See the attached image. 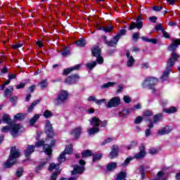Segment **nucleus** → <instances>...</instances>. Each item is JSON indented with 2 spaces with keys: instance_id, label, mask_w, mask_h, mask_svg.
Segmentation results:
<instances>
[{
  "instance_id": "nucleus-53",
  "label": "nucleus",
  "mask_w": 180,
  "mask_h": 180,
  "mask_svg": "<svg viewBox=\"0 0 180 180\" xmlns=\"http://www.w3.org/2000/svg\"><path fill=\"white\" fill-rule=\"evenodd\" d=\"M137 146V142L132 141L129 146H127V150H131Z\"/></svg>"
},
{
  "instance_id": "nucleus-45",
  "label": "nucleus",
  "mask_w": 180,
  "mask_h": 180,
  "mask_svg": "<svg viewBox=\"0 0 180 180\" xmlns=\"http://www.w3.org/2000/svg\"><path fill=\"white\" fill-rule=\"evenodd\" d=\"M131 160H133V158H127L125 161L122 164V167H127Z\"/></svg>"
},
{
  "instance_id": "nucleus-24",
  "label": "nucleus",
  "mask_w": 180,
  "mask_h": 180,
  "mask_svg": "<svg viewBox=\"0 0 180 180\" xmlns=\"http://www.w3.org/2000/svg\"><path fill=\"white\" fill-rule=\"evenodd\" d=\"M93 154L94 153H92V150H86L82 153V158H88V157H92Z\"/></svg>"
},
{
  "instance_id": "nucleus-49",
  "label": "nucleus",
  "mask_w": 180,
  "mask_h": 180,
  "mask_svg": "<svg viewBox=\"0 0 180 180\" xmlns=\"http://www.w3.org/2000/svg\"><path fill=\"white\" fill-rule=\"evenodd\" d=\"M22 174H23V168L20 167L17 169L16 176H18V178H20V176H22Z\"/></svg>"
},
{
  "instance_id": "nucleus-50",
  "label": "nucleus",
  "mask_w": 180,
  "mask_h": 180,
  "mask_svg": "<svg viewBox=\"0 0 180 180\" xmlns=\"http://www.w3.org/2000/svg\"><path fill=\"white\" fill-rule=\"evenodd\" d=\"M46 162H42L41 164L37 167L36 169V172H39L40 169L44 167V165H46Z\"/></svg>"
},
{
  "instance_id": "nucleus-2",
  "label": "nucleus",
  "mask_w": 180,
  "mask_h": 180,
  "mask_svg": "<svg viewBox=\"0 0 180 180\" xmlns=\"http://www.w3.org/2000/svg\"><path fill=\"white\" fill-rule=\"evenodd\" d=\"M20 157V152L16 149L15 146H13L11 148L10 155L6 162L4 163V168H11L16 164V160Z\"/></svg>"
},
{
  "instance_id": "nucleus-48",
  "label": "nucleus",
  "mask_w": 180,
  "mask_h": 180,
  "mask_svg": "<svg viewBox=\"0 0 180 180\" xmlns=\"http://www.w3.org/2000/svg\"><path fill=\"white\" fill-rule=\"evenodd\" d=\"M160 153V150L155 149L154 148H151L149 149V153L151 154V155H154V154H158Z\"/></svg>"
},
{
  "instance_id": "nucleus-44",
  "label": "nucleus",
  "mask_w": 180,
  "mask_h": 180,
  "mask_svg": "<svg viewBox=\"0 0 180 180\" xmlns=\"http://www.w3.org/2000/svg\"><path fill=\"white\" fill-rule=\"evenodd\" d=\"M86 67L89 70H92V68H94V67H96V61H92L90 63H87Z\"/></svg>"
},
{
  "instance_id": "nucleus-55",
  "label": "nucleus",
  "mask_w": 180,
  "mask_h": 180,
  "mask_svg": "<svg viewBox=\"0 0 180 180\" xmlns=\"http://www.w3.org/2000/svg\"><path fill=\"white\" fill-rule=\"evenodd\" d=\"M143 116H153V112L151 110H145L143 112Z\"/></svg>"
},
{
  "instance_id": "nucleus-33",
  "label": "nucleus",
  "mask_w": 180,
  "mask_h": 180,
  "mask_svg": "<svg viewBox=\"0 0 180 180\" xmlns=\"http://www.w3.org/2000/svg\"><path fill=\"white\" fill-rule=\"evenodd\" d=\"M60 163L59 164H55V163H51L50 166L49 167V171H53V169H58L60 168Z\"/></svg>"
},
{
  "instance_id": "nucleus-6",
  "label": "nucleus",
  "mask_w": 180,
  "mask_h": 180,
  "mask_svg": "<svg viewBox=\"0 0 180 180\" xmlns=\"http://www.w3.org/2000/svg\"><path fill=\"white\" fill-rule=\"evenodd\" d=\"M92 56L94 57H96V61L98 64H103V58L101 56V53H102V50L99 46H94L91 49Z\"/></svg>"
},
{
  "instance_id": "nucleus-51",
  "label": "nucleus",
  "mask_w": 180,
  "mask_h": 180,
  "mask_svg": "<svg viewBox=\"0 0 180 180\" xmlns=\"http://www.w3.org/2000/svg\"><path fill=\"white\" fill-rule=\"evenodd\" d=\"M153 11H155V12H160V11L162 10V6H155L152 8Z\"/></svg>"
},
{
  "instance_id": "nucleus-46",
  "label": "nucleus",
  "mask_w": 180,
  "mask_h": 180,
  "mask_svg": "<svg viewBox=\"0 0 180 180\" xmlns=\"http://www.w3.org/2000/svg\"><path fill=\"white\" fill-rule=\"evenodd\" d=\"M39 85H41V89H44V88H46L47 86V79H45L42 80L40 83Z\"/></svg>"
},
{
  "instance_id": "nucleus-1",
  "label": "nucleus",
  "mask_w": 180,
  "mask_h": 180,
  "mask_svg": "<svg viewBox=\"0 0 180 180\" xmlns=\"http://www.w3.org/2000/svg\"><path fill=\"white\" fill-rule=\"evenodd\" d=\"M45 133L47 134L48 138L46 139V143L44 144V153H45L46 155H50L53 153L51 147H54L56 145V140L53 139L54 131L53 130V127L51 126V122H50V121H47L46 123Z\"/></svg>"
},
{
  "instance_id": "nucleus-12",
  "label": "nucleus",
  "mask_w": 180,
  "mask_h": 180,
  "mask_svg": "<svg viewBox=\"0 0 180 180\" xmlns=\"http://www.w3.org/2000/svg\"><path fill=\"white\" fill-rule=\"evenodd\" d=\"M180 45V39H173V43L170 44L168 47L169 51H172V53H176L175 51L178 49V46Z\"/></svg>"
},
{
  "instance_id": "nucleus-11",
  "label": "nucleus",
  "mask_w": 180,
  "mask_h": 180,
  "mask_svg": "<svg viewBox=\"0 0 180 180\" xmlns=\"http://www.w3.org/2000/svg\"><path fill=\"white\" fill-rule=\"evenodd\" d=\"M146 145L142 143L141 146L139 147V153L135 154L134 158L136 160H141L146 157Z\"/></svg>"
},
{
  "instance_id": "nucleus-37",
  "label": "nucleus",
  "mask_w": 180,
  "mask_h": 180,
  "mask_svg": "<svg viewBox=\"0 0 180 180\" xmlns=\"http://www.w3.org/2000/svg\"><path fill=\"white\" fill-rule=\"evenodd\" d=\"M126 30H120L118 32V34L115 36V39H117V40H119L120 37H122V36H124V34H126Z\"/></svg>"
},
{
  "instance_id": "nucleus-7",
  "label": "nucleus",
  "mask_w": 180,
  "mask_h": 180,
  "mask_svg": "<svg viewBox=\"0 0 180 180\" xmlns=\"http://www.w3.org/2000/svg\"><path fill=\"white\" fill-rule=\"evenodd\" d=\"M65 154H72V145L67 146L65 150L60 153V156L58 158V161L60 164L65 161Z\"/></svg>"
},
{
  "instance_id": "nucleus-9",
  "label": "nucleus",
  "mask_w": 180,
  "mask_h": 180,
  "mask_svg": "<svg viewBox=\"0 0 180 180\" xmlns=\"http://www.w3.org/2000/svg\"><path fill=\"white\" fill-rule=\"evenodd\" d=\"M179 58V55L176 53V52H172V56L170 58L168 59L166 68L167 70H171L172 67L175 65V61Z\"/></svg>"
},
{
  "instance_id": "nucleus-43",
  "label": "nucleus",
  "mask_w": 180,
  "mask_h": 180,
  "mask_svg": "<svg viewBox=\"0 0 180 180\" xmlns=\"http://www.w3.org/2000/svg\"><path fill=\"white\" fill-rule=\"evenodd\" d=\"M140 39V32H135L132 34L133 41H137Z\"/></svg>"
},
{
  "instance_id": "nucleus-10",
  "label": "nucleus",
  "mask_w": 180,
  "mask_h": 180,
  "mask_svg": "<svg viewBox=\"0 0 180 180\" xmlns=\"http://www.w3.org/2000/svg\"><path fill=\"white\" fill-rule=\"evenodd\" d=\"M120 105V97H114L112 98L108 102L105 103V106L108 108H116Z\"/></svg>"
},
{
  "instance_id": "nucleus-39",
  "label": "nucleus",
  "mask_w": 180,
  "mask_h": 180,
  "mask_svg": "<svg viewBox=\"0 0 180 180\" xmlns=\"http://www.w3.org/2000/svg\"><path fill=\"white\" fill-rule=\"evenodd\" d=\"M11 129H12V127L10 126H4L1 129V133H8Z\"/></svg>"
},
{
  "instance_id": "nucleus-52",
  "label": "nucleus",
  "mask_w": 180,
  "mask_h": 180,
  "mask_svg": "<svg viewBox=\"0 0 180 180\" xmlns=\"http://www.w3.org/2000/svg\"><path fill=\"white\" fill-rule=\"evenodd\" d=\"M143 122V117L141 116H138L134 121L135 124H140Z\"/></svg>"
},
{
  "instance_id": "nucleus-41",
  "label": "nucleus",
  "mask_w": 180,
  "mask_h": 180,
  "mask_svg": "<svg viewBox=\"0 0 180 180\" xmlns=\"http://www.w3.org/2000/svg\"><path fill=\"white\" fill-rule=\"evenodd\" d=\"M44 116L46 117V119H49V117H51L53 116V112L49 110H46L44 112Z\"/></svg>"
},
{
  "instance_id": "nucleus-38",
  "label": "nucleus",
  "mask_w": 180,
  "mask_h": 180,
  "mask_svg": "<svg viewBox=\"0 0 180 180\" xmlns=\"http://www.w3.org/2000/svg\"><path fill=\"white\" fill-rule=\"evenodd\" d=\"M76 44L79 47H84L85 46V44H86V41H85V39H79L76 42Z\"/></svg>"
},
{
  "instance_id": "nucleus-17",
  "label": "nucleus",
  "mask_w": 180,
  "mask_h": 180,
  "mask_svg": "<svg viewBox=\"0 0 180 180\" xmlns=\"http://www.w3.org/2000/svg\"><path fill=\"white\" fill-rule=\"evenodd\" d=\"M172 129H171V127L166 126L163 127L162 129L159 130L158 131V134H160V136H164V134H169L171 133Z\"/></svg>"
},
{
  "instance_id": "nucleus-34",
  "label": "nucleus",
  "mask_w": 180,
  "mask_h": 180,
  "mask_svg": "<svg viewBox=\"0 0 180 180\" xmlns=\"http://www.w3.org/2000/svg\"><path fill=\"white\" fill-rule=\"evenodd\" d=\"M126 179V172H120L117 176V180H125Z\"/></svg>"
},
{
  "instance_id": "nucleus-57",
  "label": "nucleus",
  "mask_w": 180,
  "mask_h": 180,
  "mask_svg": "<svg viewBox=\"0 0 180 180\" xmlns=\"http://www.w3.org/2000/svg\"><path fill=\"white\" fill-rule=\"evenodd\" d=\"M113 140L112 138H108L105 139L104 141L101 143V146H105V144H108V143H110Z\"/></svg>"
},
{
  "instance_id": "nucleus-13",
  "label": "nucleus",
  "mask_w": 180,
  "mask_h": 180,
  "mask_svg": "<svg viewBox=\"0 0 180 180\" xmlns=\"http://www.w3.org/2000/svg\"><path fill=\"white\" fill-rule=\"evenodd\" d=\"M76 79H79V75H72L65 79V84H68L70 85L71 84H74Z\"/></svg>"
},
{
  "instance_id": "nucleus-25",
  "label": "nucleus",
  "mask_w": 180,
  "mask_h": 180,
  "mask_svg": "<svg viewBox=\"0 0 180 180\" xmlns=\"http://www.w3.org/2000/svg\"><path fill=\"white\" fill-rule=\"evenodd\" d=\"M39 103H40V100H36L32 103H31V105L28 107L29 113L33 112V109H34V106H36V105H39Z\"/></svg>"
},
{
  "instance_id": "nucleus-64",
  "label": "nucleus",
  "mask_w": 180,
  "mask_h": 180,
  "mask_svg": "<svg viewBox=\"0 0 180 180\" xmlns=\"http://www.w3.org/2000/svg\"><path fill=\"white\" fill-rule=\"evenodd\" d=\"M141 67H142L143 70H147V68H148V67H150V64L148 63H143L141 65Z\"/></svg>"
},
{
  "instance_id": "nucleus-62",
  "label": "nucleus",
  "mask_w": 180,
  "mask_h": 180,
  "mask_svg": "<svg viewBox=\"0 0 180 180\" xmlns=\"http://www.w3.org/2000/svg\"><path fill=\"white\" fill-rule=\"evenodd\" d=\"M88 101L89 102H92L93 101V102L96 103V97H95V96H91L89 97Z\"/></svg>"
},
{
  "instance_id": "nucleus-28",
  "label": "nucleus",
  "mask_w": 180,
  "mask_h": 180,
  "mask_svg": "<svg viewBox=\"0 0 180 180\" xmlns=\"http://www.w3.org/2000/svg\"><path fill=\"white\" fill-rule=\"evenodd\" d=\"M134 63H136V60H134V58H133V56H131L129 58H128L127 65V67H133L134 65Z\"/></svg>"
},
{
  "instance_id": "nucleus-3",
  "label": "nucleus",
  "mask_w": 180,
  "mask_h": 180,
  "mask_svg": "<svg viewBox=\"0 0 180 180\" xmlns=\"http://www.w3.org/2000/svg\"><path fill=\"white\" fill-rule=\"evenodd\" d=\"M2 120L4 123H6L11 127V135L13 137H18V133H19V130H20V125L19 124H13V121L11 119L9 115L5 114L3 115Z\"/></svg>"
},
{
  "instance_id": "nucleus-27",
  "label": "nucleus",
  "mask_w": 180,
  "mask_h": 180,
  "mask_svg": "<svg viewBox=\"0 0 180 180\" xmlns=\"http://www.w3.org/2000/svg\"><path fill=\"white\" fill-rule=\"evenodd\" d=\"M161 120H162V113H158L153 117L154 123H158V122H161Z\"/></svg>"
},
{
  "instance_id": "nucleus-54",
  "label": "nucleus",
  "mask_w": 180,
  "mask_h": 180,
  "mask_svg": "<svg viewBox=\"0 0 180 180\" xmlns=\"http://www.w3.org/2000/svg\"><path fill=\"white\" fill-rule=\"evenodd\" d=\"M123 99L125 103H130V102H131V98L129 96H124Z\"/></svg>"
},
{
  "instance_id": "nucleus-58",
  "label": "nucleus",
  "mask_w": 180,
  "mask_h": 180,
  "mask_svg": "<svg viewBox=\"0 0 180 180\" xmlns=\"http://www.w3.org/2000/svg\"><path fill=\"white\" fill-rule=\"evenodd\" d=\"M44 143H46V140H45V141H39L35 143V146H36V147H41V146H43V144H44Z\"/></svg>"
},
{
  "instance_id": "nucleus-35",
  "label": "nucleus",
  "mask_w": 180,
  "mask_h": 180,
  "mask_svg": "<svg viewBox=\"0 0 180 180\" xmlns=\"http://www.w3.org/2000/svg\"><path fill=\"white\" fill-rule=\"evenodd\" d=\"M25 117H26V115L23 113H18L14 116L15 120H24Z\"/></svg>"
},
{
  "instance_id": "nucleus-26",
  "label": "nucleus",
  "mask_w": 180,
  "mask_h": 180,
  "mask_svg": "<svg viewBox=\"0 0 180 180\" xmlns=\"http://www.w3.org/2000/svg\"><path fill=\"white\" fill-rule=\"evenodd\" d=\"M164 113H175L176 112L177 109L176 107H170L169 108H163Z\"/></svg>"
},
{
  "instance_id": "nucleus-56",
  "label": "nucleus",
  "mask_w": 180,
  "mask_h": 180,
  "mask_svg": "<svg viewBox=\"0 0 180 180\" xmlns=\"http://www.w3.org/2000/svg\"><path fill=\"white\" fill-rule=\"evenodd\" d=\"M105 101H106L105 98H103V99H101V100L96 99V105H102V103H105Z\"/></svg>"
},
{
  "instance_id": "nucleus-5",
  "label": "nucleus",
  "mask_w": 180,
  "mask_h": 180,
  "mask_svg": "<svg viewBox=\"0 0 180 180\" xmlns=\"http://www.w3.org/2000/svg\"><path fill=\"white\" fill-rule=\"evenodd\" d=\"M158 83V79L155 77L146 78L144 82L142 84L143 88L148 86L149 89L152 90L153 94H155V88L154 87L155 84Z\"/></svg>"
},
{
  "instance_id": "nucleus-16",
  "label": "nucleus",
  "mask_w": 180,
  "mask_h": 180,
  "mask_svg": "<svg viewBox=\"0 0 180 180\" xmlns=\"http://www.w3.org/2000/svg\"><path fill=\"white\" fill-rule=\"evenodd\" d=\"M34 148H36V146L28 145L27 148L24 151L25 157H30V155L34 153Z\"/></svg>"
},
{
  "instance_id": "nucleus-8",
  "label": "nucleus",
  "mask_w": 180,
  "mask_h": 180,
  "mask_svg": "<svg viewBox=\"0 0 180 180\" xmlns=\"http://www.w3.org/2000/svg\"><path fill=\"white\" fill-rule=\"evenodd\" d=\"M143 18H141V15H139L136 18V22H132L131 25L129 26V30H133L134 29H138V30H141V29H143Z\"/></svg>"
},
{
  "instance_id": "nucleus-47",
  "label": "nucleus",
  "mask_w": 180,
  "mask_h": 180,
  "mask_svg": "<svg viewBox=\"0 0 180 180\" xmlns=\"http://www.w3.org/2000/svg\"><path fill=\"white\" fill-rule=\"evenodd\" d=\"M62 56H63V57H67V56H70V50L68 49V48H65L62 51Z\"/></svg>"
},
{
  "instance_id": "nucleus-4",
  "label": "nucleus",
  "mask_w": 180,
  "mask_h": 180,
  "mask_svg": "<svg viewBox=\"0 0 180 180\" xmlns=\"http://www.w3.org/2000/svg\"><path fill=\"white\" fill-rule=\"evenodd\" d=\"M67 99H68V91L65 90H61L58 94L57 98L53 100V103L56 106H60V105L65 103V102H67Z\"/></svg>"
},
{
  "instance_id": "nucleus-60",
  "label": "nucleus",
  "mask_w": 180,
  "mask_h": 180,
  "mask_svg": "<svg viewBox=\"0 0 180 180\" xmlns=\"http://www.w3.org/2000/svg\"><path fill=\"white\" fill-rule=\"evenodd\" d=\"M25 83H20L18 85L16 86V89H22L25 88Z\"/></svg>"
},
{
  "instance_id": "nucleus-18",
  "label": "nucleus",
  "mask_w": 180,
  "mask_h": 180,
  "mask_svg": "<svg viewBox=\"0 0 180 180\" xmlns=\"http://www.w3.org/2000/svg\"><path fill=\"white\" fill-rule=\"evenodd\" d=\"M101 123H102V121L96 117H94L90 121V124L91 126H93V127H99V126H101Z\"/></svg>"
},
{
  "instance_id": "nucleus-21",
  "label": "nucleus",
  "mask_w": 180,
  "mask_h": 180,
  "mask_svg": "<svg viewBox=\"0 0 180 180\" xmlns=\"http://www.w3.org/2000/svg\"><path fill=\"white\" fill-rule=\"evenodd\" d=\"M82 129L81 127H77L75 128V129H73L71 132L70 134L72 136H74V137L75 139H78V137H79V136H81V131H82Z\"/></svg>"
},
{
  "instance_id": "nucleus-61",
  "label": "nucleus",
  "mask_w": 180,
  "mask_h": 180,
  "mask_svg": "<svg viewBox=\"0 0 180 180\" xmlns=\"http://www.w3.org/2000/svg\"><path fill=\"white\" fill-rule=\"evenodd\" d=\"M22 46L23 44H17L13 46V49H14L15 50H18V49H20V47H22Z\"/></svg>"
},
{
  "instance_id": "nucleus-22",
  "label": "nucleus",
  "mask_w": 180,
  "mask_h": 180,
  "mask_svg": "<svg viewBox=\"0 0 180 180\" xmlns=\"http://www.w3.org/2000/svg\"><path fill=\"white\" fill-rule=\"evenodd\" d=\"M134 109H141V103H137L134 106V108L131 109L130 110H122V115H129V113H130V112H133Z\"/></svg>"
},
{
  "instance_id": "nucleus-15",
  "label": "nucleus",
  "mask_w": 180,
  "mask_h": 180,
  "mask_svg": "<svg viewBox=\"0 0 180 180\" xmlns=\"http://www.w3.org/2000/svg\"><path fill=\"white\" fill-rule=\"evenodd\" d=\"M74 169L72 171V175H77V174H83L84 169V166L75 165L73 166Z\"/></svg>"
},
{
  "instance_id": "nucleus-40",
  "label": "nucleus",
  "mask_w": 180,
  "mask_h": 180,
  "mask_svg": "<svg viewBox=\"0 0 180 180\" xmlns=\"http://www.w3.org/2000/svg\"><path fill=\"white\" fill-rule=\"evenodd\" d=\"M103 32H105V33H109L110 32H112L113 30V27L110 26V25H107L105 27H103Z\"/></svg>"
},
{
  "instance_id": "nucleus-23",
  "label": "nucleus",
  "mask_w": 180,
  "mask_h": 180,
  "mask_svg": "<svg viewBox=\"0 0 180 180\" xmlns=\"http://www.w3.org/2000/svg\"><path fill=\"white\" fill-rule=\"evenodd\" d=\"M117 167V163L115 162H111L110 163L107 165V171H113V169H116Z\"/></svg>"
},
{
  "instance_id": "nucleus-20",
  "label": "nucleus",
  "mask_w": 180,
  "mask_h": 180,
  "mask_svg": "<svg viewBox=\"0 0 180 180\" xmlns=\"http://www.w3.org/2000/svg\"><path fill=\"white\" fill-rule=\"evenodd\" d=\"M80 67H81V65L79 64V65H77L75 66V67L69 68L65 69V70H63V75H68L70 74V72H72V71H74V70H79Z\"/></svg>"
},
{
  "instance_id": "nucleus-32",
  "label": "nucleus",
  "mask_w": 180,
  "mask_h": 180,
  "mask_svg": "<svg viewBox=\"0 0 180 180\" xmlns=\"http://www.w3.org/2000/svg\"><path fill=\"white\" fill-rule=\"evenodd\" d=\"M169 72H171V70L166 68V70L165 72H163V75L160 77L161 79L163 81H165V79L168 78V75H169Z\"/></svg>"
},
{
  "instance_id": "nucleus-19",
  "label": "nucleus",
  "mask_w": 180,
  "mask_h": 180,
  "mask_svg": "<svg viewBox=\"0 0 180 180\" xmlns=\"http://www.w3.org/2000/svg\"><path fill=\"white\" fill-rule=\"evenodd\" d=\"M118 42H119V40L116 39L115 37L110 41H108V40L105 41V44H107L108 47H116V46H117Z\"/></svg>"
},
{
  "instance_id": "nucleus-31",
  "label": "nucleus",
  "mask_w": 180,
  "mask_h": 180,
  "mask_svg": "<svg viewBox=\"0 0 180 180\" xmlns=\"http://www.w3.org/2000/svg\"><path fill=\"white\" fill-rule=\"evenodd\" d=\"M12 92H13V88L6 89L4 96H6V98H11V96H12Z\"/></svg>"
},
{
  "instance_id": "nucleus-59",
  "label": "nucleus",
  "mask_w": 180,
  "mask_h": 180,
  "mask_svg": "<svg viewBox=\"0 0 180 180\" xmlns=\"http://www.w3.org/2000/svg\"><path fill=\"white\" fill-rule=\"evenodd\" d=\"M124 88V87L123 84L119 85L118 89H117V94H120V92H122Z\"/></svg>"
},
{
  "instance_id": "nucleus-29",
  "label": "nucleus",
  "mask_w": 180,
  "mask_h": 180,
  "mask_svg": "<svg viewBox=\"0 0 180 180\" xmlns=\"http://www.w3.org/2000/svg\"><path fill=\"white\" fill-rule=\"evenodd\" d=\"M96 133H99V127H93L89 129V134L90 136H91V134H96Z\"/></svg>"
},
{
  "instance_id": "nucleus-30",
  "label": "nucleus",
  "mask_w": 180,
  "mask_h": 180,
  "mask_svg": "<svg viewBox=\"0 0 180 180\" xmlns=\"http://www.w3.org/2000/svg\"><path fill=\"white\" fill-rule=\"evenodd\" d=\"M116 85V82H109L105 83L101 86L102 89H106V88H110V86H115Z\"/></svg>"
},
{
  "instance_id": "nucleus-14",
  "label": "nucleus",
  "mask_w": 180,
  "mask_h": 180,
  "mask_svg": "<svg viewBox=\"0 0 180 180\" xmlns=\"http://www.w3.org/2000/svg\"><path fill=\"white\" fill-rule=\"evenodd\" d=\"M119 153V147L116 145L112 146L111 152L110 153L109 158L111 160L113 158H116L117 157V154Z\"/></svg>"
},
{
  "instance_id": "nucleus-36",
  "label": "nucleus",
  "mask_w": 180,
  "mask_h": 180,
  "mask_svg": "<svg viewBox=\"0 0 180 180\" xmlns=\"http://www.w3.org/2000/svg\"><path fill=\"white\" fill-rule=\"evenodd\" d=\"M40 117V115L39 114H36L30 120V124L31 126H33L36 122H37V120Z\"/></svg>"
},
{
  "instance_id": "nucleus-42",
  "label": "nucleus",
  "mask_w": 180,
  "mask_h": 180,
  "mask_svg": "<svg viewBox=\"0 0 180 180\" xmlns=\"http://www.w3.org/2000/svg\"><path fill=\"white\" fill-rule=\"evenodd\" d=\"M102 154L93 155V162H96V161H99L101 158H102Z\"/></svg>"
},
{
  "instance_id": "nucleus-63",
  "label": "nucleus",
  "mask_w": 180,
  "mask_h": 180,
  "mask_svg": "<svg viewBox=\"0 0 180 180\" xmlns=\"http://www.w3.org/2000/svg\"><path fill=\"white\" fill-rule=\"evenodd\" d=\"M149 19L152 23H157V18L155 16L150 17Z\"/></svg>"
}]
</instances>
